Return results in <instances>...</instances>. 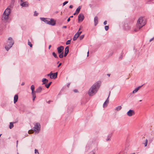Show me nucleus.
<instances>
[{
  "label": "nucleus",
  "mask_w": 154,
  "mask_h": 154,
  "mask_svg": "<svg viewBox=\"0 0 154 154\" xmlns=\"http://www.w3.org/2000/svg\"><path fill=\"white\" fill-rule=\"evenodd\" d=\"M110 94V92H109V95L108 98H107L106 100L105 101H107V103H109V100L108 99H109V97Z\"/></svg>",
  "instance_id": "nucleus-35"
},
{
  "label": "nucleus",
  "mask_w": 154,
  "mask_h": 154,
  "mask_svg": "<svg viewBox=\"0 0 154 154\" xmlns=\"http://www.w3.org/2000/svg\"><path fill=\"white\" fill-rule=\"evenodd\" d=\"M41 19L44 22L46 23L49 24V20H48L47 18H41Z\"/></svg>",
  "instance_id": "nucleus-12"
},
{
  "label": "nucleus",
  "mask_w": 154,
  "mask_h": 154,
  "mask_svg": "<svg viewBox=\"0 0 154 154\" xmlns=\"http://www.w3.org/2000/svg\"><path fill=\"white\" fill-rule=\"evenodd\" d=\"M100 85V82H97L94 83L89 90V95L90 96H92L96 93Z\"/></svg>",
  "instance_id": "nucleus-1"
},
{
  "label": "nucleus",
  "mask_w": 154,
  "mask_h": 154,
  "mask_svg": "<svg viewBox=\"0 0 154 154\" xmlns=\"http://www.w3.org/2000/svg\"><path fill=\"white\" fill-rule=\"evenodd\" d=\"M14 44V41L11 37H9L8 41L5 45V48L6 50L8 51L12 46Z\"/></svg>",
  "instance_id": "nucleus-3"
},
{
  "label": "nucleus",
  "mask_w": 154,
  "mask_h": 154,
  "mask_svg": "<svg viewBox=\"0 0 154 154\" xmlns=\"http://www.w3.org/2000/svg\"><path fill=\"white\" fill-rule=\"evenodd\" d=\"M134 114L135 112L134 111L131 109L129 110L127 113V115L129 116H131L134 115Z\"/></svg>",
  "instance_id": "nucleus-8"
},
{
  "label": "nucleus",
  "mask_w": 154,
  "mask_h": 154,
  "mask_svg": "<svg viewBox=\"0 0 154 154\" xmlns=\"http://www.w3.org/2000/svg\"><path fill=\"white\" fill-rule=\"evenodd\" d=\"M76 14H77V12H75V13L74 14V15H75Z\"/></svg>",
  "instance_id": "nucleus-52"
},
{
  "label": "nucleus",
  "mask_w": 154,
  "mask_h": 154,
  "mask_svg": "<svg viewBox=\"0 0 154 154\" xmlns=\"http://www.w3.org/2000/svg\"><path fill=\"white\" fill-rule=\"evenodd\" d=\"M28 44L29 45L31 48H32V45L31 43V42L29 41V40H28Z\"/></svg>",
  "instance_id": "nucleus-29"
},
{
  "label": "nucleus",
  "mask_w": 154,
  "mask_h": 154,
  "mask_svg": "<svg viewBox=\"0 0 154 154\" xmlns=\"http://www.w3.org/2000/svg\"><path fill=\"white\" fill-rule=\"evenodd\" d=\"M81 8L80 6L79 7L76 9V12H77V14H78L80 12V10Z\"/></svg>",
  "instance_id": "nucleus-23"
},
{
  "label": "nucleus",
  "mask_w": 154,
  "mask_h": 154,
  "mask_svg": "<svg viewBox=\"0 0 154 154\" xmlns=\"http://www.w3.org/2000/svg\"><path fill=\"white\" fill-rule=\"evenodd\" d=\"M31 89L32 90V95L33 97V100H35V98H36V95L35 94V91H34L35 86L34 85H32L31 86Z\"/></svg>",
  "instance_id": "nucleus-6"
},
{
  "label": "nucleus",
  "mask_w": 154,
  "mask_h": 154,
  "mask_svg": "<svg viewBox=\"0 0 154 154\" xmlns=\"http://www.w3.org/2000/svg\"><path fill=\"white\" fill-rule=\"evenodd\" d=\"M17 154H19V153H18Z\"/></svg>",
  "instance_id": "nucleus-62"
},
{
  "label": "nucleus",
  "mask_w": 154,
  "mask_h": 154,
  "mask_svg": "<svg viewBox=\"0 0 154 154\" xmlns=\"http://www.w3.org/2000/svg\"><path fill=\"white\" fill-rule=\"evenodd\" d=\"M154 39V37L151 39H150V40H149V42H151L152 41L153 39Z\"/></svg>",
  "instance_id": "nucleus-42"
},
{
  "label": "nucleus",
  "mask_w": 154,
  "mask_h": 154,
  "mask_svg": "<svg viewBox=\"0 0 154 154\" xmlns=\"http://www.w3.org/2000/svg\"><path fill=\"white\" fill-rule=\"evenodd\" d=\"M73 17V16H71L69 17L71 18V17Z\"/></svg>",
  "instance_id": "nucleus-54"
},
{
  "label": "nucleus",
  "mask_w": 154,
  "mask_h": 154,
  "mask_svg": "<svg viewBox=\"0 0 154 154\" xmlns=\"http://www.w3.org/2000/svg\"><path fill=\"white\" fill-rule=\"evenodd\" d=\"M84 18V17L82 14H80L78 16V21L82 22Z\"/></svg>",
  "instance_id": "nucleus-7"
},
{
  "label": "nucleus",
  "mask_w": 154,
  "mask_h": 154,
  "mask_svg": "<svg viewBox=\"0 0 154 154\" xmlns=\"http://www.w3.org/2000/svg\"><path fill=\"white\" fill-rule=\"evenodd\" d=\"M109 29V26H106L105 27V29L106 31H107Z\"/></svg>",
  "instance_id": "nucleus-34"
},
{
  "label": "nucleus",
  "mask_w": 154,
  "mask_h": 154,
  "mask_svg": "<svg viewBox=\"0 0 154 154\" xmlns=\"http://www.w3.org/2000/svg\"><path fill=\"white\" fill-rule=\"evenodd\" d=\"M89 52V51H88L87 52V56H88Z\"/></svg>",
  "instance_id": "nucleus-51"
},
{
  "label": "nucleus",
  "mask_w": 154,
  "mask_h": 154,
  "mask_svg": "<svg viewBox=\"0 0 154 154\" xmlns=\"http://www.w3.org/2000/svg\"><path fill=\"white\" fill-rule=\"evenodd\" d=\"M142 100H140V101H141Z\"/></svg>",
  "instance_id": "nucleus-60"
},
{
  "label": "nucleus",
  "mask_w": 154,
  "mask_h": 154,
  "mask_svg": "<svg viewBox=\"0 0 154 154\" xmlns=\"http://www.w3.org/2000/svg\"><path fill=\"white\" fill-rule=\"evenodd\" d=\"M122 108V107L121 106H119L116 108L115 110L117 111H119Z\"/></svg>",
  "instance_id": "nucleus-20"
},
{
  "label": "nucleus",
  "mask_w": 154,
  "mask_h": 154,
  "mask_svg": "<svg viewBox=\"0 0 154 154\" xmlns=\"http://www.w3.org/2000/svg\"><path fill=\"white\" fill-rule=\"evenodd\" d=\"M107 75H108L109 76H110V74H107Z\"/></svg>",
  "instance_id": "nucleus-56"
},
{
  "label": "nucleus",
  "mask_w": 154,
  "mask_h": 154,
  "mask_svg": "<svg viewBox=\"0 0 154 154\" xmlns=\"http://www.w3.org/2000/svg\"><path fill=\"white\" fill-rule=\"evenodd\" d=\"M17 122H10V125H9V128L10 129H12L14 126V125L13 124L14 123H17Z\"/></svg>",
  "instance_id": "nucleus-17"
},
{
  "label": "nucleus",
  "mask_w": 154,
  "mask_h": 154,
  "mask_svg": "<svg viewBox=\"0 0 154 154\" xmlns=\"http://www.w3.org/2000/svg\"><path fill=\"white\" fill-rule=\"evenodd\" d=\"M34 128V129L33 130H29L28 131L29 133V134L32 133L34 131L35 132L38 133L40 129V124L39 123H37L35 125Z\"/></svg>",
  "instance_id": "nucleus-5"
},
{
  "label": "nucleus",
  "mask_w": 154,
  "mask_h": 154,
  "mask_svg": "<svg viewBox=\"0 0 154 154\" xmlns=\"http://www.w3.org/2000/svg\"><path fill=\"white\" fill-rule=\"evenodd\" d=\"M71 40H68L66 42V45H69L70 44Z\"/></svg>",
  "instance_id": "nucleus-32"
},
{
  "label": "nucleus",
  "mask_w": 154,
  "mask_h": 154,
  "mask_svg": "<svg viewBox=\"0 0 154 154\" xmlns=\"http://www.w3.org/2000/svg\"><path fill=\"white\" fill-rule=\"evenodd\" d=\"M18 99V95L17 94L15 95L14 97V103H15L17 101Z\"/></svg>",
  "instance_id": "nucleus-16"
},
{
  "label": "nucleus",
  "mask_w": 154,
  "mask_h": 154,
  "mask_svg": "<svg viewBox=\"0 0 154 154\" xmlns=\"http://www.w3.org/2000/svg\"><path fill=\"white\" fill-rule=\"evenodd\" d=\"M82 31H79L76 33V34L78 35L79 36L82 33Z\"/></svg>",
  "instance_id": "nucleus-31"
},
{
  "label": "nucleus",
  "mask_w": 154,
  "mask_h": 154,
  "mask_svg": "<svg viewBox=\"0 0 154 154\" xmlns=\"http://www.w3.org/2000/svg\"><path fill=\"white\" fill-rule=\"evenodd\" d=\"M108 103H107V101H105L103 105V107H105L107 106V104Z\"/></svg>",
  "instance_id": "nucleus-24"
},
{
  "label": "nucleus",
  "mask_w": 154,
  "mask_h": 154,
  "mask_svg": "<svg viewBox=\"0 0 154 154\" xmlns=\"http://www.w3.org/2000/svg\"><path fill=\"white\" fill-rule=\"evenodd\" d=\"M51 83H52V82H50L48 84H46L45 85V86L46 87V88H49V87L50 86V85H51Z\"/></svg>",
  "instance_id": "nucleus-25"
},
{
  "label": "nucleus",
  "mask_w": 154,
  "mask_h": 154,
  "mask_svg": "<svg viewBox=\"0 0 154 154\" xmlns=\"http://www.w3.org/2000/svg\"><path fill=\"white\" fill-rule=\"evenodd\" d=\"M142 86H139V87L136 88L133 91V93L134 94L137 92L140 88Z\"/></svg>",
  "instance_id": "nucleus-19"
},
{
  "label": "nucleus",
  "mask_w": 154,
  "mask_h": 154,
  "mask_svg": "<svg viewBox=\"0 0 154 154\" xmlns=\"http://www.w3.org/2000/svg\"><path fill=\"white\" fill-rule=\"evenodd\" d=\"M59 57L60 58H63V52L61 53L59 55Z\"/></svg>",
  "instance_id": "nucleus-27"
},
{
  "label": "nucleus",
  "mask_w": 154,
  "mask_h": 154,
  "mask_svg": "<svg viewBox=\"0 0 154 154\" xmlns=\"http://www.w3.org/2000/svg\"><path fill=\"white\" fill-rule=\"evenodd\" d=\"M107 21H105L103 23V24L104 25H106V24H107Z\"/></svg>",
  "instance_id": "nucleus-41"
},
{
  "label": "nucleus",
  "mask_w": 154,
  "mask_h": 154,
  "mask_svg": "<svg viewBox=\"0 0 154 154\" xmlns=\"http://www.w3.org/2000/svg\"><path fill=\"white\" fill-rule=\"evenodd\" d=\"M52 55L55 58H58V57L57 56V55L54 52H53L52 53Z\"/></svg>",
  "instance_id": "nucleus-28"
},
{
  "label": "nucleus",
  "mask_w": 154,
  "mask_h": 154,
  "mask_svg": "<svg viewBox=\"0 0 154 154\" xmlns=\"http://www.w3.org/2000/svg\"><path fill=\"white\" fill-rule=\"evenodd\" d=\"M153 140V138H152V139H151V141H152Z\"/></svg>",
  "instance_id": "nucleus-55"
},
{
  "label": "nucleus",
  "mask_w": 154,
  "mask_h": 154,
  "mask_svg": "<svg viewBox=\"0 0 154 154\" xmlns=\"http://www.w3.org/2000/svg\"><path fill=\"white\" fill-rule=\"evenodd\" d=\"M80 29H81V28H80L79 29V31L80 30Z\"/></svg>",
  "instance_id": "nucleus-59"
},
{
  "label": "nucleus",
  "mask_w": 154,
  "mask_h": 154,
  "mask_svg": "<svg viewBox=\"0 0 154 154\" xmlns=\"http://www.w3.org/2000/svg\"><path fill=\"white\" fill-rule=\"evenodd\" d=\"M35 153H37L38 154H39V153L38 151V150L36 149H35Z\"/></svg>",
  "instance_id": "nucleus-36"
},
{
  "label": "nucleus",
  "mask_w": 154,
  "mask_h": 154,
  "mask_svg": "<svg viewBox=\"0 0 154 154\" xmlns=\"http://www.w3.org/2000/svg\"><path fill=\"white\" fill-rule=\"evenodd\" d=\"M130 154H135V153H133Z\"/></svg>",
  "instance_id": "nucleus-58"
},
{
  "label": "nucleus",
  "mask_w": 154,
  "mask_h": 154,
  "mask_svg": "<svg viewBox=\"0 0 154 154\" xmlns=\"http://www.w3.org/2000/svg\"><path fill=\"white\" fill-rule=\"evenodd\" d=\"M146 24V22L143 20V17H140L137 21L136 27L134 29V31L137 32L141 28L144 26Z\"/></svg>",
  "instance_id": "nucleus-2"
},
{
  "label": "nucleus",
  "mask_w": 154,
  "mask_h": 154,
  "mask_svg": "<svg viewBox=\"0 0 154 154\" xmlns=\"http://www.w3.org/2000/svg\"><path fill=\"white\" fill-rule=\"evenodd\" d=\"M50 75V78L51 79H55L57 77V72H55L54 73H52V75Z\"/></svg>",
  "instance_id": "nucleus-11"
},
{
  "label": "nucleus",
  "mask_w": 154,
  "mask_h": 154,
  "mask_svg": "<svg viewBox=\"0 0 154 154\" xmlns=\"http://www.w3.org/2000/svg\"><path fill=\"white\" fill-rule=\"evenodd\" d=\"M51 47V45H50L49 46L48 48H49V49H50V48Z\"/></svg>",
  "instance_id": "nucleus-50"
},
{
  "label": "nucleus",
  "mask_w": 154,
  "mask_h": 154,
  "mask_svg": "<svg viewBox=\"0 0 154 154\" xmlns=\"http://www.w3.org/2000/svg\"><path fill=\"white\" fill-rule=\"evenodd\" d=\"M64 49V47L63 46H60L57 48V52L59 54H60L61 53L63 52V51Z\"/></svg>",
  "instance_id": "nucleus-9"
},
{
  "label": "nucleus",
  "mask_w": 154,
  "mask_h": 154,
  "mask_svg": "<svg viewBox=\"0 0 154 154\" xmlns=\"http://www.w3.org/2000/svg\"><path fill=\"white\" fill-rule=\"evenodd\" d=\"M18 141H17V143H18Z\"/></svg>",
  "instance_id": "nucleus-57"
},
{
  "label": "nucleus",
  "mask_w": 154,
  "mask_h": 154,
  "mask_svg": "<svg viewBox=\"0 0 154 154\" xmlns=\"http://www.w3.org/2000/svg\"><path fill=\"white\" fill-rule=\"evenodd\" d=\"M70 18L69 17V18H68V19L67 21V22H69L70 21Z\"/></svg>",
  "instance_id": "nucleus-44"
},
{
  "label": "nucleus",
  "mask_w": 154,
  "mask_h": 154,
  "mask_svg": "<svg viewBox=\"0 0 154 154\" xmlns=\"http://www.w3.org/2000/svg\"><path fill=\"white\" fill-rule=\"evenodd\" d=\"M61 64H62L61 63H59V65L58 66H57V67H58H58H59V66H60V65H61Z\"/></svg>",
  "instance_id": "nucleus-46"
},
{
  "label": "nucleus",
  "mask_w": 154,
  "mask_h": 154,
  "mask_svg": "<svg viewBox=\"0 0 154 154\" xmlns=\"http://www.w3.org/2000/svg\"><path fill=\"white\" fill-rule=\"evenodd\" d=\"M79 37L78 35H77L76 34H75V35H74L73 38V41H75L77 39V38H78V37Z\"/></svg>",
  "instance_id": "nucleus-22"
},
{
  "label": "nucleus",
  "mask_w": 154,
  "mask_h": 154,
  "mask_svg": "<svg viewBox=\"0 0 154 154\" xmlns=\"http://www.w3.org/2000/svg\"><path fill=\"white\" fill-rule=\"evenodd\" d=\"M147 143H148V140L147 139H146L145 140V142L144 143V144L145 145V146H147Z\"/></svg>",
  "instance_id": "nucleus-30"
},
{
  "label": "nucleus",
  "mask_w": 154,
  "mask_h": 154,
  "mask_svg": "<svg viewBox=\"0 0 154 154\" xmlns=\"http://www.w3.org/2000/svg\"><path fill=\"white\" fill-rule=\"evenodd\" d=\"M20 5L22 7H27L28 5V3L27 2H22Z\"/></svg>",
  "instance_id": "nucleus-13"
},
{
  "label": "nucleus",
  "mask_w": 154,
  "mask_h": 154,
  "mask_svg": "<svg viewBox=\"0 0 154 154\" xmlns=\"http://www.w3.org/2000/svg\"><path fill=\"white\" fill-rule=\"evenodd\" d=\"M50 101H49V102H48V103H50Z\"/></svg>",
  "instance_id": "nucleus-61"
},
{
  "label": "nucleus",
  "mask_w": 154,
  "mask_h": 154,
  "mask_svg": "<svg viewBox=\"0 0 154 154\" xmlns=\"http://www.w3.org/2000/svg\"><path fill=\"white\" fill-rule=\"evenodd\" d=\"M42 90V88L41 86L39 87L35 91V93H40L41 92Z\"/></svg>",
  "instance_id": "nucleus-14"
},
{
  "label": "nucleus",
  "mask_w": 154,
  "mask_h": 154,
  "mask_svg": "<svg viewBox=\"0 0 154 154\" xmlns=\"http://www.w3.org/2000/svg\"><path fill=\"white\" fill-rule=\"evenodd\" d=\"M11 10L10 8H7L4 12L2 17V20H7L11 13Z\"/></svg>",
  "instance_id": "nucleus-4"
},
{
  "label": "nucleus",
  "mask_w": 154,
  "mask_h": 154,
  "mask_svg": "<svg viewBox=\"0 0 154 154\" xmlns=\"http://www.w3.org/2000/svg\"><path fill=\"white\" fill-rule=\"evenodd\" d=\"M94 25L96 26L98 23V18L97 16L95 17L94 18Z\"/></svg>",
  "instance_id": "nucleus-15"
},
{
  "label": "nucleus",
  "mask_w": 154,
  "mask_h": 154,
  "mask_svg": "<svg viewBox=\"0 0 154 154\" xmlns=\"http://www.w3.org/2000/svg\"><path fill=\"white\" fill-rule=\"evenodd\" d=\"M21 2H23L24 1V0H20Z\"/></svg>",
  "instance_id": "nucleus-53"
},
{
  "label": "nucleus",
  "mask_w": 154,
  "mask_h": 154,
  "mask_svg": "<svg viewBox=\"0 0 154 154\" xmlns=\"http://www.w3.org/2000/svg\"><path fill=\"white\" fill-rule=\"evenodd\" d=\"M49 24L52 26H54L56 24V21H55L54 19H51L50 20H49Z\"/></svg>",
  "instance_id": "nucleus-10"
},
{
  "label": "nucleus",
  "mask_w": 154,
  "mask_h": 154,
  "mask_svg": "<svg viewBox=\"0 0 154 154\" xmlns=\"http://www.w3.org/2000/svg\"><path fill=\"white\" fill-rule=\"evenodd\" d=\"M52 75V72H51L50 74H48V76H50V75Z\"/></svg>",
  "instance_id": "nucleus-40"
},
{
  "label": "nucleus",
  "mask_w": 154,
  "mask_h": 154,
  "mask_svg": "<svg viewBox=\"0 0 154 154\" xmlns=\"http://www.w3.org/2000/svg\"><path fill=\"white\" fill-rule=\"evenodd\" d=\"M66 27H67L66 26H63V27H62V28H66Z\"/></svg>",
  "instance_id": "nucleus-47"
},
{
  "label": "nucleus",
  "mask_w": 154,
  "mask_h": 154,
  "mask_svg": "<svg viewBox=\"0 0 154 154\" xmlns=\"http://www.w3.org/2000/svg\"><path fill=\"white\" fill-rule=\"evenodd\" d=\"M111 135L110 134L108 136L107 138L106 139V140L107 141L109 140H110V139L111 137Z\"/></svg>",
  "instance_id": "nucleus-26"
},
{
  "label": "nucleus",
  "mask_w": 154,
  "mask_h": 154,
  "mask_svg": "<svg viewBox=\"0 0 154 154\" xmlns=\"http://www.w3.org/2000/svg\"><path fill=\"white\" fill-rule=\"evenodd\" d=\"M48 80L46 79L45 78H43L42 79V82H43V84H44L48 82Z\"/></svg>",
  "instance_id": "nucleus-18"
},
{
  "label": "nucleus",
  "mask_w": 154,
  "mask_h": 154,
  "mask_svg": "<svg viewBox=\"0 0 154 154\" xmlns=\"http://www.w3.org/2000/svg\"><path fill=\"white\" fill-rule=\"evenodd\" d=\"M69 51V47L68 46H67L65 48L64 52L68 53Z\"/></svg>",
  "instance_id": "nucleus-21"
},
{
  "label": "nucleus",
  "mask_w": 154,
  "mask_h": 154,
  "mask_svg": "<svg viewBox=\"0 0 154 154\" xmlns=\"http://www.w3.org/2000/svg\"><path fill=\"white\" fill-rule=\"evenodd\" d=\"M73 8V6L72 5H70L69 6V8Z\"/></svg>",
  "instance_id": "nucleus-45"
},
{
  "label": "nucleus",
  "mask_w": 154,
  "mask_h": 154,
  "mask_svg": "<svg viewBox=\"0 0 154 154\" xmlns=\"http://www.w3.org/2000/svg\"><path fill=\"white\" fill-rule=\"evenodd\" d=\"M25 84V83L24 82H23L21 84V85H24Z\"/></svg>",
  "instance_id": "nucleus-48"
},
{
  "label": "nucleus",
  "mask_w": 154,
  "mask_h": 154,
  "mask_svg": "<svg viewBox=\"0 0 154 154\" xmlns=\"http://www.w3.org/2000/svg\"><path fill=\"white\" fill-rule=\"evenodd\" d=\"M84 37V35H81L79 37V39L80 40H82Z\"/></svg>",
  "instance_id": "nucleus-33"
},
{
  "label": "nucleus",
  "mask_w": 154,
  "mask_h": 154,
  "mask_svg": "<svg viewBox=\"0 0 154 154\" xmlns=\"http://www.w3.org/2000/svg\"><path fill=\"white\" fill-rule=\"evenodd\" d=\"M68 53L64 52V56L65 57L66 56Z\"/></svg>",
  "instance_id": "nucleus-39"
},
{
  "label": "nucleus",
  "mask_w": 154,
  "mask_h": 154,
  "mask_svg": "<svg viewBox=\"0 0 154 154\" xmlns=\"http://www.w3.org/2000/svg\"><path fill=\"white\" fill-rule=\"evenodd\" d=\"M70 85V84H68L67 85V86L68 87H69V86Z\"/></svg>",
  "instance_id": "nucleus-49"
},
{
  "label": "nucleus",
  "mask_w": 154,
  "mask_h": 154,
  "mask_svg": "<svg viewBox=\"0 0 154 154\" xmlns=\"http://www.w3.org/2000/svg\"><path fill=\"white\" fill-rule=\"evenodd\" d=\"M68 3V1H65L64 3H63V6L67 4Z\"/></svg>",
  "instance_id": "nucleus-38"
},
{
  "label": "nucleus",
  "mask_w": 154,
  "mask_h": 154,
  "mask_svg": "<svg viewBox=\"0 0 154 154\" xmlns=\"http://www.w3.org/2000/svg\"><path fill=\"white\" fill-rule=\"evenodd\" d=\"M74 92H75V93H76V92H78V91L77 90L75 89V90H74Z\"/></svg>",
  "instance_id": "nucleus-43"
},
{
  "label": "nucleus",
  "mask_w": 154,
  "mask_h": 154,
  "mask_svg": "<svg viewBox=\"0 0 154 154\" xmlns=\"http://www.w3.org/2000/svg\"><path fill=\"white\" fill-rule=\"evenodd\" d=\"M38 13H37L36 11H35L34 12V15L35 16H37L38 15Z\"/></svg>",
  "instance_id": "nucleus-37"
}]
</instances>
